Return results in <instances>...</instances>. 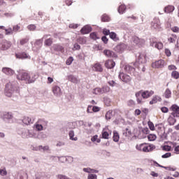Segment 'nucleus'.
Masks as SVG:
<instances>
[{"label": "nucleus", "mask_w": 179, "mask_h": 179, "mask_svg": "<svg viewBox=\"0 0 179 179\" xmlns=\"http://www.w3.org/2000/svg\"><path fill=\"white\" fill-rule=\"evenodd\" d=\"M18 80H23L27 85L34 83L37 79V76L34 73H30L29 71H22L17 76Z\"/></svg>", "instance_id": "nucleus-1"}, {"label": "nucleus", "mask_w": 179, "mask_h": 179, "mask_svg": "<svg viewBox=\"0 0 179 179\" xmlns=\"http://www.w3.org/2000/svg\"><path fill=\"white\" fill-rule=\"evenodd\" d=\"M136 148L137 149V150H139L140 152H152V150L155 149V145H149L146 143H142L140 145H137L136 146Z\"/></svg>", "instance_id": "nucleus-2"}, {"label": "nucleus", "mask_w": 179, "mask_h": 179, "mask_svg": "<svg viewBox=\"0 0 179 179\" xmlns=\"http://www.w3.org/2000/svg\"><path fill=\"white\" fill-rule=\"evenodd\" d=\"M15 92V87L12 83H8L6 85L5 94L7 97H10Z\"/></svg>", "instance_id": "nucleus-3"}, {"label": "nucleus", "mask_w": 179, "mask_h": 179, "mask_svg": "<svg viewBox=\"0 0 179 179\" xmlns=\"http://www.w3.org/2000/svg\"><path fill=\"white\" fill-rule=\"evenodd\" d=\"M150 43L151 47H155V48H157V50H163V48L164 47L163 43L157 42L155 38H152Z\"/></svg>", "instance_id": "nucleus-4"}, {"label": "nucleus", "mask_w": 179, "mask_h": 179, "mask_svg": "<svg viewBox=\"0 0 179 179\" xmlns=\"http://www.w3.org/2000/svg\"><path fill=\"white\" fill-rule=\"evenodd\" d=\"M131 45H143L145 39L139 38L138 36H133L131 38Z\"/></svg>", "instance_id": "nucleus-5"}, {"label": "nucleus", "mask_w": 179, "mask_h": 179, "mask_svg": "<svg viewBox=\"0 0 179 179\" xmlns=\"http://www.w3.org/2000/svg\"><path fill=\"white\" fill-rule=\"evenodd\" d=\"M12 45V43L10 41H8L6 40H3L0 43V50L2 51H6V50H9Z\"/></svg>", "instance_id": "nucleus-6"}, {"label": "nucleus", "mask_w": 179, "mask_h": 179, "mask_svg": "<svg viewBox=\"0 0 179 179\" xmlns=\"http://www.w3.org/2000/svg\"><path fill=\"white\" fill-rule=\"evenodd\" d=\"M170 111H171V115L173 117H176V118L179 117V106L173 104L169 108Z\"/></svg>", "instance_id": "nucleus-7"}, {"label": "nucleus", "mask_w": 179, "mask_h": 179, "mask_svg": "<svg viewBox=\"0 0 179 179\" xmlns=\"http://www.w3.org/2000/svg\"><path fill=\"white\" fill-rule=\"evenodd\" d=\"M50 35L46 34L44 35L43 38H46L44 41V45L45 47H51L52 45V43H54V38H48Z\"/></svg>", "instance_id": "nucleus-8"}, {"label": "nucleus", "mask_w": 179, "mask_h": 179, "mask_svg": "<svg viewBox=\"0 0 179 179\" xmlns=\"http://www.w3.org/2000/svg\"><path fill=\"white\" fill-rule=\"evenodd\" d=\"M166 62L163 59H159L152 64V67L155 69L164 68Z\"/></svg>", "instance_id": "nucleus-9"}, {"label": "nucleus", "mask_w": 179, "mask_h": 179, "mask_svg": "<svg viewBox=\"0 0 179 179\" xmlns=\"http://www.w3.org/2000/svg\"><path fill=\"white\" fill-rule=\"evenodd\" d=\"M155 94V91L152 90H145L141 92L142 99H149V97H152Z\"/></svg>", "instance_id": "nucleus-10"}, {"label": "nucleus", "mask_w": 179, "mask_h": 179, "mask_svg": "<svg viewBox=\"0 0 179 179\" xmlns=\"http://www.w3.org/2000/svg\"><path fill=\"white\" fill-rule=\"evenodd\" d=\"M2 73L7 75V76H12L15 75V71L9 67H3L2 69Z\"/></svg>", "instance_id": "nucleus-11"}, {"label": "nucleus", "mask_w": 179, "mask_h": 179, "mask_svg": "<svg viewBox=\"0 0 179 179\" xmlns=\"http://www.w3.org/2000/svg\"><path fill=\"white\" fill-rule=\"evenodd\" d=\"M119 78L122 80V82H125V83H128L129 82H131V76L124 73H120L119 74Z\"/></svg>", "instance_id": "nucleus-12"}, {"label": "nucleus", "mask_w": 179, "mask_h": 179, "mask_svg": "<svg viewBox=\"0 0 179 179\" xmlns=\"http://www.w3.org/2000/svg\"><path fill=\"white\" fill-rule=\"evenodd\" d=\"M15 57L18 59H27V58L30 59V56L26 52L17 53L15 54Z\"/></svg>", "instance_id": "nucleus-13"}, {"label": "nucleus", "mask_w": 179, "mask_h": 179, "mask_svg": "<svg viewBox=\"0 0 179 179\" xmlns=\"http://www.w3.org/2000/svg\"><path fill=\"white\" fill-rule=\"evenodd\" d=\"M52 92L55 94V96H59L62 94V92L61 91V87L59 86L55 85L52 87Z\"/></svg>", "instance_id": "nucleus-14"}, {"label": "nucleus", "mask_w": 179, "mask_h": 179, "mask_svg": "<svg viewBox=\"0 0 179 179\" xmlns=\"http://www.w3.org/2000/svg\"><path fill=\"white\" fill-rule=\"evenodd\" d=\"M177 41V35L176 34H171L168 36V43L169 44H174Z\"/></svg>", "instance_id": "nucleus-15"}, {"label": "nucleus", "mask_w": 179, "mask_h": 179, "mask_svg": "<svg viewBox=\"0 0 179 179\" xmlns=\"http://www.w3.org/2000/svg\"><path fill=\"white\" fill-rule=\"evenodd\" d=\"M105 66L108 69H113L115 66V62H113V59L106 60L105 62Z\"/></svg>", "instance_id": "nucleus-16"}, {"label": "nucleus", "mask_w": 179, "mask_h": 179, "mask_svg": "<svg viewBox=\"0 0 179 179\" xmlns=\"http://www.w3.org/2000/svg\"><path fill=\"white\" fill-rule=\"evenodd\" d=\"M155 129L159 136H162L164 134V127L162 124H156Z\"/></svg>", "instance_id": "nucleus-17"}, {"label": "nucleus", "mask_w": 179, "mask_h": 179, "mask_svg": "<svg viewBox=\"0 0 179 179\" xmlns=\"http://www.w3.org/2000/svg\"><path fill=\"white\" fill-rule=\"evenodd\" d=\"M162 101V96L159 95H155L152 96V100L150 101V104L152 106L153 104H156V103H159Z\"/></svg>", "instance_id": "nucleus-18"}, {"label": "nucleus", "mask_w": 179, "mask_h": 179, "mask_svg": "<svg viewBox=\"0 0 179 179\" xmlns=\"http://www.w3.org/2000/svg\"><path fill=\"white\" fill-rule=\"evenodd\" d=\"M92 31V27H89V25L84 26L81 29H80V33L81 34H89Z\"/></svg>", "instance_id": "nucleus-19"}, {"label": "nucleus", "mask_w": 179, "mask_h": 179, "mask_svg": "<svg viewBox=\"0 0 179 179\" xmlns=\"http://www.w3.org/2000/svg\"><path fill=\"white\" fill-rule=\"evenodd\" d=\"M92 71H94L95 72H103V67L100 63H96L92 66Z\"/></svg>", "instance_id": "nucleus-20"}, {"label": "nucleus", "mask_w": 179, "mask_h": 179, "mask_svg": "<svg viewBox=\"0 0 179 179\" xmlns=\"http://www.w3.org/2000/svg\"><path fill=\"white\" fill-rule=\"evenodd\" d=\"M103 54L106 55V57H108V58H112L115 57V54L114 52L110 50H103Z\"/></svg>", "instance_id": "nucleus-21"}, {"label": "nucleus", "mask_w": 179, "mask_h": 179, "mask_svg": "<svg viewBox=\"0 0 179 179\" xmlns=\"http://www.w3.org/2000/svg\"><path fill=\"white\" fill-rule=\"evenodd\" d=\"M141 94H142V91L138 92L135 94L136 101L138 104H143V101L142 100V97H141Z\"/></svg>", "instance_id": "nucleus-22"}, {"label": "nucleus", "mask_w": 179, "mask_h": 179, "mask_svg": "<svg viewBox=\"0 0 179 179\" xmlns=\"http://www.w3.org/2000/svg\"><path fill=\"white\" fill-rule=\"evenodd\" d=\"M174 9H175L174 6L169 5L164 8V10L165 13H171L174 12Z\"/></svg>", "instance_id": "nucleus-23"}, {"label": "nucleus", "mask_w": 179, "mask_h": 179, "mask_svg": "<svg viewBox=\"0 0 179 179\" xmlns=\"http://www.w3.org/2000/svg\"><path fill=\"white\" fill-rule=\"evenodd\" d=\"M177 117H174L173 115H171L168 118V122L169 125H174L176 122H177V120L176 119Z\"/></svg>", "instance_id": "nucleus-24"}, {"label": "nucleus", "mask_w": 179, "mask_h": 179, "mask_svg": "<svg viewBox=\"0 0 179 179\" xmlns=\"http://www.w3.org/2000/svg\"><path fill=\"white\" fill-rule=\"evenodd\" d=\"M30 38L29 37L22 38L20 40L19 44L20 45H26V44H29V41Z\"/></svg>", "instance_id": "nucleus-25"}, {"label": "nucleus", "mask_w": 179, "mask_h": 179, "mask_svg": "<svg viewBox=\"0 0 179 179\" xmlns=\"http://www.w3.org/2000/svg\"><path fill=\"white\" fill-rule=\"evenodd\" d=\"M68 80L70 82H72V83H78L79 80L76 77H75L73 75H70L67 76Z\"/></svg>", "instance_id": "nucleus-26"}, {"label": "nucleus", "mask_w": 179, "mask_h": 179, "mask_svg": "<svg viewBox=\"0 0 179 179\" xmlns=\"http://www.w3.org/2000/svg\"><path fill=\"white\" fill-rule=\"evenodd\" d=\"M22 122H24L25 125H29V124H33V122H34V120H31V118L29 117H24L22 120Z\"/></svg>", "instance_id": "nucleus-27"}, {"label": "nucleus", "mask_w": 179, "mask_h": 179, "mask_svg": "<svg viewBox=\"0 0 179 179\" xmlns=\"http://www.w3.org/2000/svg\"><path fill=\"white\" fill-rule=\"evenodd\" d=\"M172 145V150L174 149V152L176 155H179V145H177V143H171Z\"/></svg>", "instance_id": "nucleus-28"}, {"label": "nucleus", "mask_w": 179, "mask_h": 179, "mask_svg": "<svg viewBox=\"0 0 179 179\" xmlns=\"http://www.w3.org/2000/svg\"><path fill=\"white\" fill-rule=\"evenodd\" d=\"M53 48L55 51H59L60 52H64V47H62L61 45H54Z\"/></svg>", "instance_id": "nucleus-29"}, {"label": "nucleus", "mask_w": 179, "mask_h": 179, "mask_svg": "<svg viewBox=\"0 0 179 179\" xmlns=\"http://www.w3.org/2000/svg\"><path fill=\"white\" fill-rule=\"evenodd\" d=\"M113 139L114 142H118V141H120V134H118V131H113Z\"/></svg>", "instance_id": "nucleus-30"}, {"label": "nucleus", "mask_w": 179, "mask_h": 179, "mask_svg": "<svg viewBox=\"0 0 179 179\" xmlns=\"http://www.w3.org/2000/svg\"><path fill=\"white\" fill-rule=\"evenodd\" d=\"M164 96L165 99H170V97H171V90L167 88L164 93Z\"/></svg>", "instance_id": "nucleus-31"}, {"label": "nucleus", "mask_w": 179, "mask_h": 179, "mask_svg": "<svg viewBox=\"0 0 179 179\" xmlns=\"http://www.w3.org/2000/svg\"><path fill=\"white\" fill-rule=\"evenodd\" d=\"M126 10H127V6L124 4H122L119 6L118 12L120 15H122Z\"/></svg>", "instance_id": "nucleus-32"}, {"label": "nucleus", "mask_w": 179, "mask_h": 179, "mask_svg": "<svg viewBox=\"0 0 179 179\" xmlns=\"http://www.w3.org/2000/svg\"><path fill=\"white\" fill-rule=\"evenodd\" d=\"M138 59L140 64H145V62H146V56L144 55H140Z\"/></svg>", "instance_id": "nucleus-33"}, {"label": "nucleus", "mask_w": 179, "mask_h": 179, "mask_svg": "<svg viewBox=\"0 0 179 179\" xmlns=\"http://www.w3.org/2000/svg\"><path fill=\"white\" fill-rule=\"evenodd\" d=\"M3 117L6 118V120H12V118H13V115L9 112L4 113Z\"/></svg>", "instance_id": "nucleus-34"}, {"label": "nucleus", "mask_w": 179, "mask_h": 179, "mask_svg": "<svg viewBox=\"0 0 179 179\" xmlns=\"http://www.w3.org/2000/svg\"><path fill=\"white\" fill-rule=\"evenodd\" d=\"M126 48H127V45L124 43L117 45V50H119L120 52H122V51H124V50H126Z\"/></svg>", "instance_id": "nucleus-35"}, {"label": "nucleus", "mask_w": 179, "mask_h": 179, "mask_svg": "<svg viewBox=\"0 0 179 179\" xmlns=\"http://www.w3.org/2000/svg\"><path fill=\"white\" fill-rule=\"evenodd\" d=\"M90 38H92V40H99V36L97 35V33L96 32H92L90 34Z\"/></svg>", "instance_id": "nucleus-36"}, {"label": "nucleus", "mask_w": 179, "mask_h": 179, "mask_svg": "<svg viewBox=\"0 0 179 179\" xmlns=\"http://www.w3.org/2000/svg\"><path fill=\"white\" fill-rule=\"evenodd\" d=\"M148 127L150 129V131H155L156 127H155V124H153L152 122V121H150V120L148 121Z\"/></svg>", "instance_id": "nucleus-37"}, {"label": "nucleus", "mask_w": 179, "mask_h": 179, "mask_svg": "<svg viewBox=\"0 0 179 179\" xmlns=\"http://www.w3.org/2000/svg\"><path fill=\"white\" fill-rule=\"evenodd\" d=\"M83 171H85V173H99L98 171H96L94 169H92L90 168H84Z\"/></svg>", "instance_id": "nucleus-38"}, {"label": "nucleus", "mask_w": 179, "mask_h": 179, "mask_svg": "<svg viewBox=\"0 0 179 179\" xmlns=\"http://www.w3.org/2000/svg\"><path fill=\"white\" fill-rule=\"evenodd\" d=\"M109 36L110 38H111L114 41H117V40H118V38L117 37V34H115V32H110Z\"/></svg>", "instance_id": "nucleus-39"}, {"label": "nucleus", "mask_w": 179, "mask_h": 179, "mask_svg": "<svg viewBox=\"0 0 179 179\" xmlns=\"http://www.w3.org/2000/svg\"><path fill=\"white\" fill-rule=\"evenodd\" d=\"M69 135L70 136V139H71V141H78V138L75 137V132H73V131H70L69 133Z\"/></svg>", "instance_id": "nucleus-40"}, {"label": "nucleus", "mask_w": 179, "mask_h": 179, "mask_svg": "<svg viewBox=\"0 0 179 179\" xmlns=\"http://www.w3.org/2000/svg\"><path fill=\"white\" fill-rule=\"evenodd\" d=\"M171 77H172L173 79H179V73H178V71H173L171 73Z\"/></svg>", "instance_id": "nucleus-41"}, {"label": "nucleus", "mask_w": 179, "mask_h": 179, "mask_svg": "<svg viewBox=\"0 0 179 179\" xmlns=\"http://www.w3.org/2000/svg\"><path fill=\"white\" fill-rule=\"evenodd\" d=\"M94 94H103L102 88H95L93 91Z\"/></svg>", "instance_id": "nucleus-42"}, {"label": "nucleus", "mask_w": 179, "mask_h": 179, "mask_svg": "<svg viewBox=\"0 0 179 179\" xmlns=\"http://www.w3.org/2000/svg\"><path fill=\"white\" fill-rule=\"evenodd\" d=\"M162 150H164L165 152H171V150H173V147L170 145H164L162 147Z\"/></svg>", "instance_id": "nucleus-43"}, {"label": "nucleus", "mask_w": 179, "mask_h": 179, "mask_svg": "<svg viewBox=\"0 0 179 179\" xmlns=\"http://www.w3.org/2000/svg\"><path fill=\"white\" fill-rule=\"evenodd\" d=\"M5 31H6L5 33L6 36H10L13 34V29H12V28L6 29Z\"/></svg>", "instance_id": "nucleus-44"}, {"label": "nucleus", "mask_w": 179, "mask_h": 179, "mask_svg": "<svg viewBox=\"0 0 179 179\" xmlns=\"http://www.w3.org/2000/svg\"><path fill=\"white\" fill-rule=\"evenodd\" d=\"M92 142H97V143H100L101 140L99 138V136L95 135L91 138Z\"/></svg>", "instance_id": "nucleus-45"}, {"label": "nucleus", "mask_w": 179, "mask_h": 179, "mask_svg": "<svg viewBox=\"0 0 179 179\" xmlns=\"http://www.w3.org/2000/svg\"><path fill=\"white\" fill-rule=\"evenodd\" d=\"M156 135L155 134H149L148 136V141H156Z\"/></svg>", "instance_id": "nucleus-46"}, {"label": "nucleus", "mask_w": 179, "mask_h": 179, "mask_svg": "<svg viewBox=\"0 0 179 179\" xmlns=\"http://www.w3.org/2000/svg\"><path fill=\"white\" fill-rule=\"evenodd\" d=\"M110 20V17L106 14L103 15L101 17L102 22H108Z\"/></svg>", "instance_id": "nucleus-47"}, {"label": "nucleus", "mask_w": 179, "mask_h": 179, "mask_svg": "<svg viewBox=\"0 0 179 179\" xmlns=\"http://www.w3.org/2000/svg\"><path fill=\"white\" fill-rule=\"evenodd\" d=\"M110 87L106 85L102 87V93H108L110 92Z\"/></svg>", "instance_id": "nucleus-48"}, {"label": "nucleus", "mask_w": 179, "mask_h": 179, "mask_svg": "<svg viewBox=\"0 0 179 179\" xmlns=\"http://www.w3.org/2000/svg\"><path fill=\"white\" fill-rule=\"evenodd\" d=\"M110 136V134L107 131H102V138L103 139H108Z\"/></svg>", "instance_id": "nucleus-49"}, {"label": "nucleus", "mask_w": 179, "mask_h": 179, "mask_svg": "<svg viewBox=\"0 0 179 179\" xmlns=\"http://www.w3.org/2000/svg\"><path fill=\"white\" fill-rule=\"evenodd\" d=\"M135 101L132 100V99H130L127 101V106L129 107H134L135 106Z\"/></svg>", "instance_id": "nucleus-50"}, {"label": "nucleus", "mask_w": 179, "mask_h": 179, "mask_svg": "<svg viewBox=\"0 0 179 179\" xmlns=\"http://www.w3.org/2000/svg\"><path fill=\"white\" fill-rule=\"evenodd\" d=\"M171 30L173 33H179V27L177 26L171 27Z\"/></svg>", "instance_id": "nucleus-51"}, {"label": "nucleus", "mask_w": 179, "mask_h": 179, "mask_svg": "<svg viewBox=\"0 0 179 179\" xmlns=\"http://www.w3.org/2000/svg\"><path fill=\"white\" fill-rule=\"evenodd\" d=\"M79 44H86V38H80L78 39Z\"/></svg>", "instance_id": "nucleus-52"}, {"label": "nucleus", "mask_w": 179, "mask_h": 179, "mask_svg": "<svg viewBox=\"0 0 179 179\" xmlns=\"http://www.w3.org/2000/svg\"><path fill=\"white\" fill-rule=\"evenodd\" d=\"M169 71H177V66L173 64L168 66Z\"/></svg>", "instance_id": "nucleus-53"}, {"label": "nucleus", "mask_w": 179, "mask_h": 179, "mask_svg": "<svg viewBox=\"0 0 179 179\" xmlns=\"http://www.w3.org/2000/svg\"><path fill=\"white\" fill-rule=\"evenodd\" d=\"M72 62H73V57H70L69 59H67L66 64V65H71V64H72Z\"/></svg>", "instance_id": "nucleus-54"}, {"label": "nucleus", "mask_w": 179, "mask_h": 179, "mask_svg": "<svg viewBox=\"0 0 179 179\" xmlns=\"http://www.w3.org/2000/svg\"><path fill=\"white\" fill-rule=\"evenodd\" d=\"M19 30H20V26L15 25L13 27V31H15L16 33L17 31H19Z\"/></svg>", "instance_id": "nucleus-55"}, {"label": "nucleus", "mask_w": 179, "mask_h": 179, "mask_svg": "<svg viewBox=\"0 0 179 179\" xmlns=\"http://www.w3.org/2000/svg\"><path fill=\"white\" fill-rule=\"evenodd\" d=\"M69 29H78L79 27V25L78 24H70L69 25Z\"/></svg>", "instance_id": "nucleus-56"}, {"label": "nucleus", "mask_w": 179, "mask_h": 179, "mask_svg": "<svg viewBox=\"0 0 179 179\" xmlns=\"http://www.w3.org/2000/svg\"><path fill=\"white\" fill-rule=\"evenodd\" d=\"M162 159H167L169 157H171V152H166V154L163 155L162 156Z\"/></svg>", "instance_id": "nucleus-57"}, {"label": "nucleus", "mask_w": 179, "mask_h": 179, "mask_svg": "<svg viewBox=\"0 0 179 179\" xmlns=\"http://www.w3.org/2000/svg\"><path fill=\"white\" fill-rule=\"evenodd\" d=\"M27 27L30 30V31H34V30H36V25L34 24H30Z\"/></svg>", "instance_id": "nucleus-58"}, {"label": "nucleus", "mask_w": 179, "mask_h": 179, "mask_svg": "<svg viewBox=\"0 0 179 179\" xmlns=\"http://www.w3.org/2000/svg\"><path fill=\"white\" fill-rule=\"evenodd\" d=\"M73 51H76L77 50H80V45L78 43H75L73 48Z\"/></svg>", "instance_id": "nucleus-59"}, {"label": "nucleus", "mask_w": 179, "mask_h": 179, "mask_svg": "<svg viewBox=\"0 0 179 179\" xmlns=\"http://www.w3.org/2000/svg\"><path fill=\"white\" fill-rule=\"evenodd\" d=\"M111 32H110V30L107 29H103V34H104L105 36H110Z\"/></svg>", "instance_id": "nucleus-60"}, {"label": "nucleus", "mask_w": 179, "mask_h": 179, "mask_svg": "<svg viewBox=\"0 0 179 179\" xmlns=\"http://www.w3.org/2000/svg\"><path fill=\"white\" fill-rule=\"evenodd\" d=\"M161 111L164 113H169V108L164 106L161 108Z\"/></svg>", "instance_id": "nucleus-61"}, {"label": "nucleus", "mask_w": 179, "mask_h": 179, "mask_svg": "<svg viewBox=\"0 0 179 179\" xmlns=\"http://www.w3.org/2000/svg\"><path fill=\"white\" fill-rule=\"evenodd\" d=\"M165 54L166 57H171V51L170 49H165Z\"/></svg>", "instance_id": "nucleus-62"}, {"label": "nucleus", "mask_w": 179, "mask_h": 179, "mask_svg": "<svg viewBox=\"0 0 179 179\" xmlns=\"http://www.w3.org/2000/svg\"><path fill=\"white\" fill-rule=\"evenodd\" d=\"M88 179H97V176L95 174H90L88 176Z\"/></svg>", "instance_id": "nucleus-63"}, {"label": "nucleus", "mask_w": 179, "mask_h": 179, "mask_svg": "<svg viewBox=\"0 0 179 179\" xmlns=\"http://www.w3.org/2000/svg\"><path fill=\"white\" fill-rule=\"evenodd\" d=\"M36 129H37V131H43V125L36 124Z\"/></svg>", "instance_id": "nucleus-64"}]
</instances>
